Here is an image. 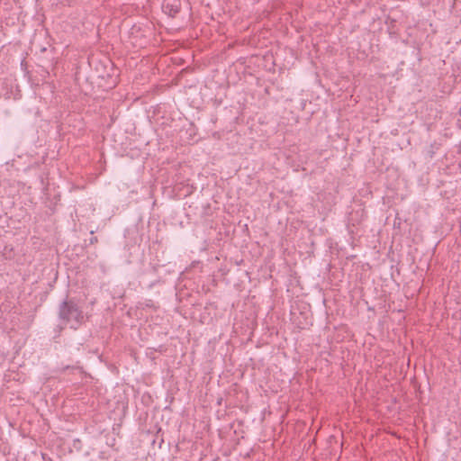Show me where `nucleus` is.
Instances as JSON below:
<instances>
[{"label": "nucleus", "mask_w": 461, "mask_h": 461, "mask_svg": "<svg viewBox=\"0 0 461 461\" xmlns=\"http://www.w3.org/2000/svg\"><path fill=\"white\" fill-rule=\"evenodd\" d=\"M59 317L64 324L75 330L78 328L84 320L83 311L72 299L65 300L60 303Z\"/></svg>", "instance_id": "obj_1"}, {"label": "nucleus", "mask_w": 461, "mask_h": 461, "mask_svg": "<svg viewBox=\"0 0 461 461\" xmlns=\"http://www.w3.org/2000/svg\"><path fill=\"white\" fill-rule=\"evenodd\" d=\"M459 114L461 115V107L459 108Z\"/></svg>", "instance_id": "obj_2"}]
</instances>
